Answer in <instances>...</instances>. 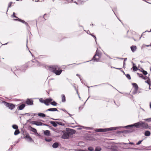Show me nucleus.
I'll use <instances>...</instances> for the list:
<instances>
[{
	"label": "nucleus",
	"mask_w": 151,
	"mask_h": 151,
	"mask_svg": "<svg viewBox=\"0 0 151 151\" xmlns=\"http://www.w3.org/2000/svg\"><path fill=\"white\" fill-rule=\"evenodd\" d=\"M58 111L56 108H50V109H47L46 110V111Z\"/></svg>",
	"instance_id": "obj_12"
},
{
	"label": "nucleus",
	"mask_w": 151,
	"mask_h": 151,
	"mask_svg": "<svg viewBox=\"0 0 151 151\" xmlns=\"http://www.w3.org/2000/svg\"><path fill=\"white\" fill-rule=\"evenodd\" d=\"M83 108V107H81V106H80V107H79V109H80L81 108L82 109Z\"/></svg>",
	"instance_id": "obj_61"
},
{
	"label": "nucleus",
	"mask_w": 151,
	"mask_h": 151,
	"mask_svg": "<svg viewBox=\"0 0 151 151\" xmlns=\"http://www.w3.org/2000/svg\"><path fill=\"white\" fill-rule=\"evenodd\" d=\"M125 63L124 62H123V68H125Z\"/></svg>",
	"instance_id": "obj_52"
},
{
	"label": "nucleus",
	"mask_w": 151,
	"mask_h": 151,
	"mask_svg": "<svg viewBox=\"0 0 151 151\" xmlns=\"http://www.w3.org/2000/svg\"><path fill=\"white\" fill-rule=\"evenodd\" d=\"M51 119L53 120H61V119H55L54 118H51Z\"/></svg>",
	"instance_id": "obj_49"
},
{
	"label": "nucleus",
	"mask_w": 151,
	"mask_h": 151,
	"mask_svg": "<svg viewBox=\"0 0 151 151\" xmlns=\"http://www.w3.org/2000/svg\"><path fill=\"white\" fill-rule=\"evenodd\" d=\"M150 134V132L149 131H146L145 132V135L146 136H149Z\"/></svg>",
	"instance_id": "obj_20"
},
{
	"label": "nucleus",
	"mask_w": 151,
	"mask_h": 151,
	"mask_svg": "<svg viewBox=\"0 0 151 151\" xmlns=\"http://www.w3.org/2000/svg\"><path fill=\"white\" fill-rule=\"evenodd\" d=\"M62 101L63 102H65L66 101L65 97V95L64 94H62Z\"/></svg>",
	"instance_id": "obj_19"
},
{
	"label": "nucleus",
	"mask_w": 151,
	"mask_h": 151,
	"mask_svg": "<svg viewBox=\"0 0 151 151\" xmlns=\"http://www.w3.org/2000/svg\"><path fill=\"white\" fill-rule=\"evenodd\" d=\"M44 134L45 135L47 136H49L50 135V132L49 130H45V131L44 132Z\"/></svg>",
	"instance_id": "obj_13"
},
{
	"label": "nucleus",
	"mask_w": 151,
	"mask_h": 151,
	"mask_svg": "<svg viewBox=\"0 0 151 151\" xmlns=\"http://www.w3.org/2000/svg\"><path fill=\"white\" fill-rule=\"evenodd\" d=\"M30 127L31 129V131L34 132L35 133H37V130L35 129L32 127L31 126H30Z\"/></svg>",
	"instance_id": "obj_23"
},
{
	"label": "nucleus",
	"mask_w": 151,
	"mask_h": 151,
	"mask_svg": "<svg viewBox=\"0 0 151 151\" xmlns=\"http://www.w3.org/2000/svg\"><path fill=\"white\" fill-rule=\"evenodd\" d=\"M50 104L54 106H56L57 105V104L55 101H53V102H51L50 103Z\"/></svg>",
	"instance_id": "obj_31"
},
{
	"label": "nucleus",
	"mask_w": 151,
	"mask_h": 151,
	"mask_svg": "<svg viewBox=\"0 0 151 151\" xmlns=\"http://www.w3.org/2000/svg\"><path fill=\"white\" fill-rule=\"evenodd\" d=\"M123 144H124V145H127V143H123Z\"/></svg>",
	"instance_id": "obj_63"
},
{
	"label": "nucleus",
	"mask_w": 151,
	"mask_h": 151,
	"mask_svg": "<svg viewBox=\"0 0 151 151\" xmlns=\"http://www.w3.org/2000/svg\"><path fill=\"white\" fill-rule=\"evenodd\" d=\"M53 73H55L57 75H59L61 73L62 70H53Z\"/></svg>",
	"instance_id": "obj_11"
},
{
	"label": "nucleus",
	"mask_w": 151,
	"mask_h": 151,
	"mask_svg": "<svg viewBox=\"0 0 151 151\" xmlns=\"http://www.w3.org/2000/svg\"><path fill=\"white\" fill-rule=\"evenodd\" d=\"M19 133L20 132L19 131V129H17L14 132V134L15 135H16L19 134Z\"/></svg>",
	"instance_id": "obj_24"
},
{
	"label": "nucleus",
	"mask_w": 151,
	"mask_h": 151,
	"mask_svg": "<svg viewBox=\"0 0 151 151\" xmlns=\"http://www.w3.org/2000/svg\"><path fill=\"white\" fill-rule=\"evenodd\" d=\"M42 125H45V126H49H49H50L49 125H47V124H43V123Z\"/></svg>",
	"instance_id": "obj_54"
},
{
	"label": "nucleus",
	"mask_w": 151,
	"mask_h": 151,
	"mask_svg": "<svg viewBox=\"0 0 151 151\" xmlns=\"http://www.w3.org/2000/svg\"><path fill=\"white\" fill-rule=\"evenodd\" d=\"M60 69V67L58 65H52L49 66V70L52 72H54L53 70H57Z\"/></svg>",
	"instance_id": "obj_5"
},
{
	"label": "nucleus",
	"mask_w": 151,
	"mask_h": 151,
	"mask_svg": "<svg viewBox=\"0 0 151 151\" xmlns=\"http://www.w3.org/2000/svg\"><path fill=\"white\" fill-rule=\"evenodd\" d=\"M21 72V71L20 70H14V73L17 76V74L18 73H19Z\"/></svg>",
	"instance_id": "obj_25"
},
{
	"label": "nucleus",
	"mask_w": 151,
	"mask_h": 151,
	"mask_svg": "<svg viewBox=\"0 0 151 151\" xmlns=\"http://www.w3.org/2000/svg\"><path fill=\"white\" fill-rule=\"evenodd\" d=\"M145 82L146 83H147L149 85V86L151 85V82L150 81V80L149 78L148 79L147 81H145Z\"/></svg>",
	"instance_id": "obj_28"
},
{
	"label": "nucleus",
	"mask_w": 151,
	"mask_h": 151,
	"mask_svg": "<svg viewBox=\"0 0 151 151\" xmlns=\"http://www.w3.org/2000/svg\"><path fill=\"white\" fill-rule=\"evenodd\" d=\"M61 110H62L65 112L67 113L68 112L65 110V109H60Z\"/></svg>",
	"instance_id": "obj_48"
},
{
	"label": "nucleus",
	"mask_w": 151,
	"mask_h": 151,
	"mask_svg": "<svg viewBox=\"0 0 151 151\" xmlns=\"http://www.w3.org/2000/svg\"><path fill=\"white\" fill-rule=\"evenodd\" d=\"M11 149H12L13 148V146L12 145L11 146Z\"/></svg>",
	"instance_id": "obj_60"
},
{
	"label": "nucleus",
	"mask_w": 151,
	"mask_h": 151,
	"mask_svg": "<svg viewBox=\"0 0 151 151\" xmlns=\"http://www.w3.org/2000/svg\"><path fill=\"white\" fill-rule=\"evenodd\" d=\"M127 58H124V60L123 62L125 63V61L126 60H127Z\"/></svg>",
	"instance_id": "obj_53"
},
{
	"label": "nucleus",
	"mask_w": 151,
	"mask_h": 151,
	"mask_svg": "<svg viewBox=\"0 0 151 151\" xmlns=\"http://www.w3.org/2000/svg\"><path fill=\"white\" fill-rule=\"evenodd\" d=\"M143 139H142L141 140H139V141L136 144V145H139L143 141Z\"/></svg>",
	"instance_id": "obj_43"
},
{
	"label": "nucleus",
	"mask_w": 151,
	"mask_h": 151,
	"mask_svg": "<svg viewBox=\"0 0 151 151\" xmlns=\"http://www.w3.org/2000/svg\"><path fill=\"white\" fill-rule=\"evenodd\" d=\"M136 49L137 47L136 46H132L131 47V49L133 52H134Z\"/></svg>",
	"instance_id": "obj_17"
},
{
	"label": "nucleus",
	"mask_w": 151,
	"mask_h": 151,
	"mask_svg": "<svg viewBox=\"0 0 151 151\" xmlns=\"http://www.w3.org/2000/svg\"><path fill=\"white\" fill-rule=\"evenodd\" d=\"M67 114H68L70 116V117H71V116L72 115L71 114H70L69 113H68V112H67Z\"/></svg>",
	"instance_id": "obj_59"
},
{
	"label": "nucleus",
	"mask_w": 151,
	"mask_h": 151,
	"mask_svg": "<svg viewBox=\"0 0 151 151\" xmlns=\"http://www.w3.org/2000/svg\"><path fill=\"white\" fill-rule=\"evenodd\" d=\"M4 103L5 105L11 110H13L15 107V105L9 103L5 101L4 102Z\"/></svg>",
	"instance_id": "obj_6"
},
{
	"label": "nucleus",
	"mask_w": 151,
	"mask_h": 151,
	"mask_svg": "<svg viewBox=\"0 0 151 151\" xmlns=\"http://www.w3.org/2000/svg\"><path fill=\"white\" fill-rule=\"evenodd\" d=\"M15 20H18L19 21L24 23V24H25V22L24 21V20H22V19H15Z\"/></svg>",
	"instance_id": "obj_34"
},
{
	"label": "nucleus",
	"mask_w": 151,
	"mask_h": 151,
	"mask_svg": "<svg viewBox=\"0 0 151 151\" xmlns=\"http://www.w3.org/2000/svg\"><path fill=\"white\" fill-rule=\"evenodd\" d=\"M56 123H57V124H58L60 125L64 126L65 125V124H64L60 122H57Z\"/></svg>",
	"instance_id": "obj_38"
},
{
	"label": "nucleus",
	"mask_w": 151,
	"mask_h": 151,
	"mask_svg": "<svg viewBox=\"0 0 151 151\" xmlns=\"http://www.w3.org/2000/svg\"><path fill=\"white\" fill-rule=\"evenodd\" d=\"M133 126L137 128H139L140 127H141L143 129H150V126H149L147 123L142 121L135 123L133 124L130 125L126 126L125 127H132Z\"/></svg>",
	"instance_id": "obj_1"
},
{
	"label": "nucleus",
	"mask_w": 151,
	"mask_h": 151,
	"mask_svg": "<svg viewBox=\"0 0 151 151\" xmlns=\"http://www.w3.org/2000/svg\"><path fill=\"white\" fill-rule=\"evenodd\" d=\"M60 69V67L58 65H52L49 66V70L52 72H54L53 70H57Z\"/></svg>",
	"instance_id": "obj_4"
},
{
	"label": "nucleus",
	"mask_w": 151,
	"mask_h": 151,
	"mask_svg": "<svg viewBox=\"0 0 151 151\" xmlns=\"http://www.w3.org/2000/svg\"><path fill=\"white\" fill-rule=\"evenodd\" d=\"M101 150V148L99 147H97L95 149V151H100Z\"/></svg>",
	"instance_id": "obj_26"
},
{
	"label": "nucleus",
	"mask_w": 151,
	"mask_h": 151,
	"mask_svg": "<svg viewBox=\"0 0 151 151\" xmlns=\"http://www.w3.org/2000/svg\"><path fill=\"white\" fill-rule=\"evenodd\" d=\"M63 134L61 138L65 139H68L69 137L68 134L65 131H63Z\"/></svg>",
	"instance_id": "obj_9"
},
{
	"label": "nucleus",
	"mask_w": 151,
	"mask_h": 151,
	"mask_svg": "<svg viewBox=\"0 0 151 151\" xmlns=\"http://www.w3.org/2000/svg\"><path fill=\"white\" fill-rule=\"evenodd\" d=\"M149 78L148 77H147V76H144V77H143V79H144V80H146L147 79H149Z\"/></svg>",
	"instance_id": "obj_47"
},
{
	"label": "nucleus",
	"mask_w": 151,
	"mask_h": 151,
	"mask_svg": "<svg viewBox=\"0 0 151 151\" xmlns=\"http://www.w3.org/2000/svg\"><path fill=\"white\" fill-rule=\"evenodd\" d=\"M116 129V128L115 127L104 129H96L95 131L97 132H105L109 131L115 130Z\"/></svg>",
	"instance_id": "obj_2"
},
{
	"label": "nucleus",
	"mask_w": 151,
	"mask_h": 151,
	"mask_svg": "<svg viewBox=\"0 0 151 151\" xmlns=\"http://www.w3.org/2000/svg\"><path fill=\"white\" fill-rule=\"evenodd\" d=\"M91 36H92V37H93L94 38H95V40L96 41V37L94 35H93L92 34H90Z\"/></svg>",
	"instance_id": "obj_46"
},
{
	"label": "nucleus",
	"mask_w": 151,
	"mask_h": 151,
	"mask_svg": "<svg viewBox=\"0 0 151 151\" xmlns=\"http://www.w3.org/2000/svg\"><path fill=\"white\" fill-rule=\"evenodd\" d=\"M111 68H115V69H116L120 70H122V68H115V67H111Z\"/></svg>",
	"instance_id": "obj_50"
},
{
	"label": "nucleus",
	"mask_w": 151,
	"mask_h": 151,
	"mask_svg": "<svg viewBox=\"0 0 151 151\" xmlns=\"http://www.w3.org/2000/svg\"><path fill=\"white\" fill-rule=\"evenodd\" d=\"M125 75L126 76V77L129 80H130L131 79V78L129 74H127L126 75L125 74Z\"/></svg>",
	"instance_id": "obj_35"
},
{
	"label": "nucleus",
	"mask_w": 151,
	"mask_h": 151,
	"mask_svg": "<svg viewBox=\"0 0 151 151\" xmlns=\"http://www.w3.org/2000/svg\"><path fill=\"white\" fill-rule=\"evenodd\" d=\"M37 135H39V134L37 132V133H35Z\"/></svg>",
	"instance_id": "obj_64"
},
{
	"label": "nucleus",
	"mask_w": 151,
	"mask_h": 151,
	"mask_svg": "<svg viewBox=\"0 0 151 151\" xmlns=\"http://www.w3.org/2000/svg\"><path fill=\"white\" fill-rule=\"evenodd\" d=\"M132 85L133 87L134 88V89H138V86L137 84L135 83H133Z\"/></svg>",
	"instance_id": "obj_21"
},
{
	"label": "nucleus",
	"mask_w": 151,
	"mask_h": 151,
	"mask_svg": "<svg viewBox=\"0 0 151 151\" xmlns=\"http://www.w3.org/2000/svg\"><path fill=\"white\" fill-rule=\"evenodd\" d=\"M138 89H134L132 92L133 94H135L137 93Z\"/></svg>",
	"instance_id": "obj_27"
},
{
	"label": "nucleus",
	"mask_w": 151,
	"mask_h": 151,
	"mask_svg": "<svg viewBox=\"0 0 151 151\" xmlns=\"http://www.w3.org/2000/svg\"><path fill=\"white\" fill-rule=\"evenodd\" d=\"M33 101L31 99H27L25 101L26 104L28 105H32L33 104Z\"/></svg>",
	"instance_id": "obj_10"
},
{
	"label": "nucleus",
	"mask_w": 151,
	"mask_h": 151,
	"mask_svg": "<svg viewBox=\"0 0 151 151\" xmlns=\"http://www.w3.org/2000/svg\"><path fill=\"white\" fill-rule=\"evenodd\" d=\"M12 16H13L14 17L16 18H17L16 16L15 15V13L14 12L13 13V15H12Z\"/></svg>",
	"instance_id": "obj_51"
},
{
	"label": "nucleus",
	"mask_w": 151,
	"mask_h": 151,
	"mask_svg": "<svg viewBox=\"0 0 151 151\" xmlns=\"http://www.w3.org/2000/svg\"><path fill=\"white\" fill-rule=\"evenodd\" d=\"M39 101L40 102L44 103L45 101V100L43 99L42 98H41L40 99Z\"/></svg>",
	"instance_id": "obj_40"
},
{
	"label": "nucleus",
	"mask_w": 151,
	"mask_h": 151,
	"mask_svg": "<svg viewBox=\"0 0 151 151\" xmlns=\"http://www.w3.org/2000/svg\"><path fill=\"white\" fill-rule=\"evenodd\" d=\"M121 72H122L124 74V75H125V73L124 72V71L123 70H121Z\"/></svg>",
	"instance_id": "obj_56"
},
{
	"label": "nucleus",
	"mask_w": 151,
	"mask_h": 151,
	"mask_svg": "<svg viewBox=\"0 0 151 151\" xmlns=\"http://www.w3.org/2000/svg\"><path fill=\"white\" fill-rule=\"evenodd\" d=\"M57 122L50 121V123L52 124L54 127H56L57 126V123H56Z\"/></svg>",
	"instance_id": "obj_16"
},
{
	"label": "nucleus",
	"mask_w": 151,
	"mask_h": 151,
	"mask_svg": "<svg viewBox=\"0 0 151 151\" xmlns=\"http://www.w3.org/2000/svg\"><path fill=\"white\" fill-rule=\"evenodd\" d=\"M129 144L131 145H133L134 143L133 142H129Z\"/></svg>",
	"instance_id": "obj_58"
},
{
	"label": "nucleus",
	"mask_w": 151,
	"mask_h": 151,
	"mask_svg": "<svg viewBox=\"0 0 151 151\" xmlns=\"http://www.w3.org/2000/svg\"><path fill=\"white\" fill-rule=\"evenodd\" d=\"M66 133L68 134L69 136L75 134L76 132L75 130L68 128H66Z\"/></svg>",
	"instance_id": "obj_7"
},
{
	"label": "nucleus",
	"mask_w": 151,
	"mask_h": 151,
	"mask_svg": "<svg viewBox=\"0 0 151 151\" xmlns=\"http://www.w3.org/2000/svg\"><path fill=\"white\" fill-rule=\"evenodd\" d=\"M144 120L145 121H147L148 122H151V118L144 119Z\"/></svg>",
	"instance_id": "obj_32"
},
{
	"label": "nucleus",
	"mask_w": 151,
	"mask_h": 151,
	"mask_svg": "<svg viewBox=\"0 0 151 151\" xmlns=\"http://www.w3.org/2000/svg\"><path fill=\"white\" fill-rule=\"evenodd\" d=\"M132 68H133V70L134 71H136L138 70V68L136 66H134Z\"/></svg>",
	"instance_id": "obj_33"
},
{
	"label": "nucleus",
	"mask_w": 151,
	"mask_h": 151,
	"mask_svg": "<svg viewBox=\"0 0 151 151\" xmlns=\"http://www.w3.org/2000/svg\"><path fill=\"white\" fill-rule=\"evenodd\" d=\"M88 150L90 151H93L94 149L92 147H89L88 148Z\"/></svg>",
	"instance_id": "obj_41"
},
{
	"label": "nucleus",
	"mask_w": 151,
	"mask_h": 151,
	"mask_svg": "<svg viewBox=\"0 0 151 151\" xmlns=\"http://www.w3.org/2000/svg\"><path fill=\"white\" fill-rule=\"evenodd\" d=\"M101 56V54L98 51L97 49L95 55L93 56L92 60H93L94 61L98 62L100 60V59Z\"/></svg>",
	"instance_id": "obj_3"
},
{
	"label": "nucleus",
	"mask_w": 151,
	"mask_h": 151,
	"mask_svg": "<svg viewBox=\"0 0 151 151\" xmlns=\"http://www.w3.org/2000/svg\"><path fill=\"white\" fill-rule=\"evenodd\" d=\"M38 115L40 116H41L43 117L46 116V115L45 114L42 113H39L38 114Z\"/></svg>",
	"instance_id": "obj_22"
},
{
	"label": "nucleus",
	"mask_w": 151,
	"mask_h": 151,
	"mask_svg": "<svg viewBox=\"0 0 151 151\" xmlns=\"http://www.w3.org/2000/svg\"><path fill=\"white\" fill-rule=\"evenodd\" d=\"M132 132V131H131L130 130H127L123 131H122V132H123L124 133L127 134L131 132Z\"/></svg>",
	"instance_id": "obj_29"
},
{
	"label": "nucleus",
	"mask_w": 151,
	"mask_h": 151,
	"mask_svg": "<svg viewBox=\"0 0 151 151\" xmlns=\"http://www.w3.org/2000/svg\"><path fill=\"white\" fill-rule=\"evenodd\" d=\"M30 123L32 124H35L37 126H41L42 125L43 123L40 122H38L37 121L31 122Z\"/></svg>",
	"instance_id": "obj_8"
},
{
	"label": "nucleus",
	"mask_w": 151,
	"mask_h": 151,
	"mask_svg": "<svg viewBox=\"0 0 151 151\" xmlns=\"http://www.w3.org/2000/svg\"><path fill=\"white\" fill-rule=\"evenodd\" d=\"M137 74L139 75V77L142 78V79L144 76H143L142 74L139 73H137Z\"/></svg>",
	"instance_id": "obj_37"
},
{
	"label": "nucleus",
	"mask_w": 151,
	"mask_h": 151,
	"mask_svg": "<svg viewBox=\"0 0 151 151\" xmlns=\"http://www.w3.org/2000/svg\"><path fill=\"white\" fill-rule=\"evenodd\" d=\"M12 127L13 129L16 130L18 128V126L15 124L13 125Z\"/></svg>",
	"instance_id": "obj_30"
},
{
	"label": "nucleus",
	"mask_w": 151,
	"mask_h": 151,
	"mask_svg": "<svg viewBox=\"0 0 151 151\" xmlns=\"http://www.w3.org/2000/svg\"><path fill=\"white\" fill-rule=\"evenodd\" d=\"M25 137L27 139L28 141L31 142L32 141V139L30 137L29 135H27Z\"/></svg>",
	"instance_id": "obj_14"
},
{
	"label": "nucleus",
	"mask_w": 151,
	"mask_h": 151,
	"mask_svg": "<svg viewBox=\"0 0 151 151\" xmlns=\"http://www.w3.org/2000/svg\"><path fill=\"white\" fill-rule=\"evenodd\" d=\"M24 24L27 26H29L27 22H25V23Z\"/></svg>",
	"instance_id": "obj_55"
},
{
	"label": "nucleus",
	"mask_w": 151,
	"mask_h": 151,
	"mask_svg": "<svg viewBox=\"0 0 151 151\" xmlns=\"http://www.w3.org/2000/svg\"><path fill=\"white\" fill-rule=\"evenodd\" d=\"M49 103H50L49 102H47V99L45 100V101L44 103V104L47 106H48L49 105Z\"/></svg>",
	"instance_id": "obj_36"
},
{
	"label": "nucleus",
	"mask_w": 151,
	"mask_h": 151,
	"mask_svg": "<svg viewBox=\"0 0 151 151\" xmlns=\"http://www.w3.org/2000/svg\"><path fill=\"white\" fill-rule=\"evenodd\" d=\"M141 71L143 73L144 75H145L147 74V72L146 71L143 70H141Z\"/></svg>",
	"instance_id": "obj_42"
},
{
	"label": "nucleus",
	"mask_w": 151,
	"mask_h": 151,
	"mask_svg": "<svg viewBox=\"0 0 151 151\" xmlns=\"http://www.w3.org/2000/svg\"><path fill=\"white\" fill-rule=\"evenodd\" d=\"M12 2H10L8 4V9L9 7H11L12 4Z\"/></svg>",
	"instance_id": "obj_45"
},
{
	"label": "nucleus",
	"mask_w": 151,
	"mask_h": 151,
	"mask_svg": "<svg viewBox=\"0 0 151 151\" xmlns=\"http://www.w3.org/2000/svg\"><path fill=\"white\" fill-rule=\"evenodd\" d=\"M25 106L24 104H22L19 106V108H18V110H22L25 107Z\"/></svg>",
	"instance_id": "obj_15"
},
{
	"label": "nucleus",
	"mask_w": 151,
	"mask_h": 151,
	"mask_svg": "<svg viewBox=\"0 0 151 151\" xmlns=\"http://www.w3.org/2000/svg\"><path fill=\"white\" fill-rule=\"evenodd\" d=\"M52 100L53 99L50 98L47 99V101L49 102H51V101H52Z\"/></svg>",
	"instance_id": "obj_39"
},
{
	"label": "nucleus",
	"mask_w": 151,
	"mask_h": 151,
	"mask_svg": "<svg viewBox=\"0 0 151 151\" xmlns=\"http://www.w3.org/2000/svg\"><path fill=\"white\" fill-rule=\"evenodd\" d=\"M46 15V14H45L44 15V16H43V18H44V19H45V20H46V19H45V16Z\"/></svg>",
	"instance_id": "obj_57"
},
{
	"label": "nucleus",
	"mask_w": 151,
	"mask_h": 151,
	"mask_svg": "<svg viewBox=\"0 0 151 151\" xmlns=\"http://www.w3.org/2000/svg\"><path fill=\"white\" fill-rule=\"evenodd\" d=\"M150 108L151 109V102L150 103Z\"/></svg>",
	"instance_id": "obj_62"
},
{
	"label": "nucleus",
	"mask_w": 151,
	"mask_h": 151,
	"mask_svg": "<svg viewBox=\"0 0 151 151\" xmlns=\"http://www.w3.org/2000/svg\"><path fill=\"white\" fill-rule=\"evenodd\" d=\"M45 140L46 141L49 142H50L52 141V139H47L46 138L45 139Z\"/></svg>",
	"instance_id": "obj_44"
},
{
	"label": "nucleus",
	"mask_w": 151,
	"mask_h": 151,
	"mask_svg": "<svg viewBox=\"0 0 151 151\" xmlns=\"http://www.w3.org/2000/svg\"><path fill=\"white\" fill-rule=\"evenodd\" d=\"M59 144L58 142L54 143L52 145V147L53 148H56L58 146Z\"/></svg>",
	"instance_id": "obj_18"
}]
</instances>
